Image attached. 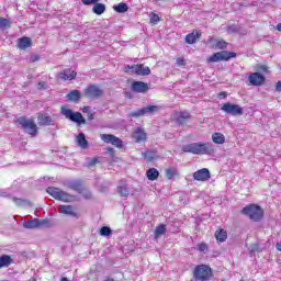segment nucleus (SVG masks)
Wrapping results in <instances>:
<instances>
[{
    "label": "nucleus",
    "mask_w": 281,
    "mask_h": 281,
    "mask_svg": "<svg viewBox=\"0 0 281 281\" xmlns=\"http://www.w3.org/2000/svg\"><path fill=\"white\" fill-rule=\"evenodd\" d=\"M68 100L70 102H79V100L82 98V94L78 90H72L67 94Z\"/></svg>",
    "instance_id": "nucleus-30"
},
{
    "label": "nucleus",
    "mask_w": 281,
    "mask_h": 281,
    "mask_svg": "<svg viewBox=\"0 0 281 281\" xmlns=\"http://www.w3.org/2000/svg\"><path fill=\"white\" fill-rule=\"evenodd\" d=\"M146 177L149 181H157V179H159V170H157V168H149L146 171Z\"/></svg>",
    "instance_id": "nucleus-27"
},
{
    "label": "nucleus",
    "mask_w": 281,
    "mask_h": 281,
    "mask_svg": "<svg viewBox=\"0 0 281 281\" xmlns=\"http://www.w3.org/2000/svg\"><path fill=\"white\" fill-rule=\"evenodd\" d=\"M117 192L120 194V196H128L130 192H128V187H126V184H122L117 187Z\"/></svg>",
    "instance_id": "nucleus-37"
},
{
    "label": "nucleus",
    "mask_w": 281,
    "mask_h": 281,
    "mask_svg": "<svg viewBox=\"0 0 281 281\" xmlns=\"http://www.w3.org/2000/svg\"><path fill=\"white\" fill-rule=\"evenodd\" d=\"M124 74H135L136 76H150V68L144 64L125 65L123 68Z\"/></svg>",
    "instance_id": "nucleus-7"
},
{
    "label": "nucleus",
    "mask_w": 281,
    "mask_h": 281,
    "mask_svg": "<svg viewBox=\"0 0 281 281\" xmlns=\"http://www.w3.org/2000/svg\"><path fill=\"white\" fill-rule=\"evenodd\" d=\"M209 41H210V43H213L214 38H213V37H210Z\"/></svg>",
    "instance_id": "nucleus-55"
},
{
    "label": "nucleus",
    "mask_w": 281,
    "mask_h": 281,
    "mask_svg": "<svg viewBox=\"0 0 281 281\" xmlns=\"http://www.w3.org/2000/svg\"><path fill=\"white\" fill-rule=\"evenodd\" d=\"M212 175L210 173V169L207 168H202L193 172V179L195 181H210Z\"/></svg>",
    "instance_id": "nucleus-15"
},
{
    "label": "nucleus",
    "mask_w": 281,
    "mask_h": 281,
    "mask_svg": "<svg viewBox=\"0 0 281 281\" xmlns=\"http://www.w3.org/2000/svg\"><path fill=\"white\" fill-rule=\"evenodd\" d=\"M143 157L144 159H146L147 161H154L157 159V151L155 150H150V149H147L145 150V153L143 154Z\"/></svg>",
    "instance_id": "nucleus-33"
},
{
    "label": "nucleus",
    "mask_w": 281,
    "mask_h": 281,
    "mask_svg": "<svg viewBox=\"0 0 281 281\" xmlns=\"http://www.w3.org/2000/svg\"><path fill=\"white\" fill-rule=\"evenodd\" d=\"M95 164H98V157L92 158V159L89 161L88 166L93 167V166H95Z\"/></svg>",
    "instance_id": "nucleus-44"
},
{
    "label": "nucleus",
    "mask_w": 281,
    "mask_h": 281,
    "mask_svg": "<svg viewBox=\"0 0 281 281\" xmlns=\"http://www.w3.org/2000/svg\"><path fill=\"white\" fill-rule=\"evenodd\" d=\"M215 47L217 49H227V42L223 41V40H218L215 43Z\"/></svg>",
    "instance_id": "nucleus-40"
},
{
    "label": "nucleus",
    "mask_w": 281,
    "mask_h": 281,
    "mask_svg": "<svg viewBox=\"0 0 281 281\" xmlns=\"http://www.w3.org/2000/svg\"><path fill=\"white\" fill-rule=\"evenodd\" d=\"M232 58H236L235 52L222 50L209 56L206 58V63L211 64V63H221L223 60L227 61V60H232Z\"/></svg>",
    "instance_id": "nucleus-8"
},
{
    "label": "nucleus",
    "mask_w": 281,
    "mask_h": 281,
    "mask_svg": "<svg viewBox=\"0 0 281 281\" xmlns=\"http://www.w3.org/2000/svg\"><path fill=\"white\" fill-rule=\"evenodd\" d=\"M100 236H111L113 231L109 226H102L99 231Z\"/></svg>",
    "instance_id": "nucleus-38"
},
{
    "label": "nucleus",
    "mask_w": 281,
    "mask_h": 281,
    "mask_svg": "<svg viewBox=\"0 0 281 281\" xmlns=\"http://www.w3.org/2000/svg\"><path fill=\"white\" fill-rule=\"evenodd\" d=\"M198 251H207V244L205 243L198 244Z\"/></svg>",
    "instance_id": "nucleus-42"
},
{
    "label": "nucleus",
    "mask_w": 281,
    "mask_h": 281,
    "mask_svg": "<svg viewBox=\"0 0 281 281\" xmlns=\"http://www.w3.org/2000/svg\"><path fill=\"white\" fill-rule=\"evenodd\" d=\"M201 38V31L193 30L192 33L186 35L184 41L188 45H194Z\"/></svg>",
    "instance_id": "nucleus-19"
},
{
    "label": "nucleus",
    "mask_w": 281,
    "mask_h": 281,
    "mask_svg": "<svg viewBox=\"0 0 281 281\" xmlns=\"http://www.w3.org/2000/svg\"><path fill=\"white\" fill-rule=\"evenodd\" d=\"M159 108L157 105H147L143 109H139L135 112L128 113V117H144V115H148V113H157Z\"/></svg>",
    "instance_id": "nucleus-11"
},
{
    "label": "nucleus",
    "mask_w": 281,
    "mask_h": 281,
    "mask_svg": "<svg viewBox=\"0 0 281 281\" xmlns=\"http://www.w3.org/2000/svg\"><path fill=\"white\" fill-rule=\"evenodd\" d=\"M43 225V222L38 218L29 220L24 223L26 229H38Z\"/></svg>",
    "instance_id": "nucleus-21"
},
{
    "label": "nucleus",
    "mask_w": 281,
    "mask_h": 281,
    "mask_svg": "<svg viewBox=\"0 0 281 281\" xmlns=\"http://www.w3.org/2000/svg\"><path fill=\"white\" fill-rule=\"evenodd\" d=\"M149 21L150 23H153V25H157V23H159V21H161V18H159V15L155 12H151L149 14Z\"/></svg>",
    "instance_id": "nucleus-39"
},
{
    "label": "nucleus",
    "mask_w": 281,
    "mask_h": 281,
    "mask_svg": "<svg viewBox=\"0 0 281 281\" xmlns=\"http://www.w3.org/2000/svg\"><path fill=\"white\" fill-rule=\"evenodd\" d=\"M218 98H222L223 100H225V98H227V92H220Z\"/></svg>",
    "instance_id": "nucleus-50"
},
{
    "label": "nucleus",
    "mask_w": 281,
    "mask_h": 281,
    "mask_svg": "<svg viewBox=\"0 0 281 281\" xmlns=\"http://www.w3.org/2000/svg\"><path fill=\"white\" fill-rule=\"evenodd\" d=\"M102 95H104V91L95 85H89L83 90V97L90 98V100H98V98H102Z\"/></svg>",
    "instance_id": "nucleus-9"
},
{
    "label": "nucleus",
    "mask_w": 281,
    "mask_h": 281,
    "mask_svg": "<svg viewBox=\"0 0 281 281\" xmlns=\"http://www.w3.org/2000/svg\"><path fill=\"white\" fill-rule=\"evenodd\" d=\"M46 192L53 196V199H56V201H63L64 203H71V201H74V195L56 187H48Z\"/></svg>",
    "instance_id": "nucleus-6"
},
{
    "label": "nucleus",
    "mask_w": 281,
    "mask_h": 281,
    "mask_svg": "<svg viewBox=\"0 0 281 281\" xmlns=\"http://www.w3.org/2000/svg\"><path fill=\"white\" fill-rule=\"evenodd\" d=\"M82 113H91V108L89 105L83 106Z\"/></svg>",
    "instance_id": "nucleus-47"
},
{
    "label": "nucleus",
    "mask_w": 281,
    "mask_h": 281,
    "mask_svg": "<svg viewBox=\"0 0 281 281\" xmlns=\"http://www.w3.org/2000/svg\"><path fill=\"white\" fill-rule=\"evenodd\" d=\"M154 234H155V238H159V236H164V234H166V225L160 224L156 226Z\"/></svg>",
    "instance_id": "nucleus-35"
},
{
    "label": "nucleus",
    "mask_w": 281,
    "mask_h": 281,
    "mask_svg": "<svg viewBox=\"0 0 281 281\" xmlns=\"http://www.w3.org/2000/svg\"><path fill=\"white\" fill-rule=\"evenodd\" d=\"M240 214L244 216H248L250 221L254 223H260L262 218H265V210L260 207L258 204H248L241 211Z\"/></svg>",
    "instance_id": "nucleus-2"
},
{
    "label": "nucleus",
    "mask_w": 281,
    "mask_h": 281,
    "mask_svg": "<svg viewBox=\"0 0 281 281\" xmlns=\"http://www.w3.org/2000/svg\"><path fill=\"white\" fill-rule=\"evenodd\" d=\"M32 46V38L27 37V36H23L21 38H19L18 41V47L19 49H27V47Z\"/></svg>",
    "instance_id": "nucleus-23"
},
{
    "label": "nucleus",
    "mask_w": 281,
    "mask_h": 281,
    "mask_svg": "<svg viewBox=\"0 0 281 281\" xmlns=\"http://www.w3.org/2000/svg\"><path fill=\"white\" fill-rule=\"evenodd\" d=\"M193 280L210 281L214 278V271L209 265H198L192 271Z\"/></svg>",
    "instance_id": "nucleus-3"
},
{
    "label": "nucleus",
    "mask_w": 281,
    "mask_h": 281,
    "mask_svg": "<svg viewBox=\"0 0 281 281\" xmlns=\"http://www.w3.org/2000/svg\"><path fill=\"white\" fill-rule=\"evenodd\" d=\"M61 115L65 116L66 120H70V122H75L78 126H82V124H87V120L82 116L80 112H74L71 109L67 106L60 108Z\"/></svg>",
    "instance_id": "nucleus-5"
},
{
    "label": "nucleus",
    "mask_w": 281,
    "mask_h": 281,
    "mask_svg": "<svg viewBox=\"0 0 281 281\" xmlns=\"http://www.w3.org/2000/svg\"><path fill=\"white\" fill-rule=\"evenodd\" d=\"M20 124L21 128L30 135V137H36L38 135V125L34 121V119H27L26 116H20L15 121Z\"/></svg>",
    "instance_id": "nucleus-4"
},
{
    "label": "nucleus",
    "mask_w": 281,
    "mask_h": 281,
    "mask_svg": "<svg viewBox=\"0 0 281 281\" xmlns=\"http://www.w3.org/2000/svg\"><path fill=\"white\" fill-rule=\"evenodd\" d=\"M101 139L104 144H112L116 148H124V143L113 134H101Z\"/></svg>",
    "instance_id": "nucleus-12"
},
{
    "label": "nucleus",
    "mask_w": 281,
    "mask_h": 281,
    "mask_svg": "<svg viewBox=\"0 0 281 281\" xmlns=\"http://www.w3.org/2000/svg\"><path fill=\"white\" fill-rule=\"evenodd\" d=\"M149 89L150 87H148V83L144 81L132 82V91H134V93H146Z\"/></svg>",
    "instance_id": "nucleus-17"
},
{
    "label": "nucleus",
    "mask_w": 281,
    "mask_h": 281,
    "mask_svg": "<svg viewBox=\"0 0 281 281\" xmlns=\"http://www.w3.org/2000/svg\"><path fill=\"white\" fill-rule=\"evenodd\" d=\"M92 12L100 16L101 14H104V12H106V5L104 3L95 2L94 7L92 8Z\"/></svg>",
    "instance_id": "nucleus-29"
},
{
    "label": "nucleus",
    "mask_w": 281,
    "mask_h": 281,
    "mask_svg": "<svg viewBox=\"0 0 281 281\" xmlns=\"http://www.w3.org/2000/svg\"><path fill=\"white\" fill-rule=\"evenodd\" d=\"M94 117H95V113L90 111V113H88V120H94Z\"/></svg>",
    "instance_id": "nucleus-49"
},
{
    "label": "nucleus",
    "mask_w": 281,
    "mask_h": 281,
    "mask_svg": "<svg viewBox=\"0 0 281 281\" xmlns=\"http://www.w3.org/2000/svg\"><path fill=\"white\" fill-rule=\"evenodd\" d=\"M278 32H281V23L277 24Z\"/></svg>",
    "instance_id": "nucleus-52"
},
{
    "label": "nucleus",
    "mask_w": 281,
    "mask_h": 281,
    "mask_svg": "<svg viewBox=\"0 0 281 281\" xmlns=\"http://www.w3.org/2000/svg\"><path fill=\"white\" fill-rule=\"evenodd\" d=\"M59 210L61 214H66L67 216L78 217V213L74 211V206L71 205H59Z\"/></svg>",
    "instance_id": "nucleus-22"
},
{
    "label": "nucleus",
    "mask_w": 281,
    "mask_h": 281,
    "mask_svg": "<svg viewBox=\"0 0 281 281\" xmlns=\"http://www.w3.org/2000/svg\"><path fill=\"white\" fill-rule=\"evenodd\" d=\"M213 144L223 145L225 144V135L223 133L215 132L212 134Z\"/></svg>",
    "instance_id": "nucleus-28"
},
{
    "label": "nucleus",
    "mask_w": 281,
    "mask_h": 281,
    "mask_svg": "<svg viewBox=\"0 0 281 281\" xmlns=\"http://www.w3.org/2000/svg\"><path fill=\"white\" fill-rule=\"evenodd\" d=\"M70 190H74L75 192H78L79 194H82L85 192V184H82V181L77 180L69 184Z\"/></svg>",
    "instance_id": "nucleus-25"
},
{
    "label": "nucleus",
    "mask_w": 281,
    "mask_h": 281,
    "mask_svg": "<svg viewBox=\"0 0 281 281\" xmlns=\"http://www.w3.org/2000/svg\"><path fill=\"white\" fill-rule=\"evenodd\" d=\"M76 76H78V74L71 69H65L59 72V78L61 80H76Z\"/></svg>",
    "instance_id": "nucleus-20"
},
{
    "label": "nucleus",
    "mask_w": 281,
    "mask_h": 281,
    "mask_svg": "<svg viewBox=\"0 0 281 281\" xmlns=\"http://www.w3.org/2000/svg\"><path fill=\"white\" fill-rule=\"evenodd\" d=\"M38 86H40V87H45V81H40V82H38Z\"/></svg>",
    "instance_id": "nucleus-53"
},
{
    "label": "nucleus",
    "mask_w": 281,
    "mask_h": 281,
    "mask_svg": "<svg viewBox=\"0 0 281 281\" xmlns=\"http://www.w3.org/2000/svg\"><path fill=\"white\" fill-rule=\"evenodd\" d=\"M54 120L47 113H37V124L38 126H52Z\"/></svg>",
    "instance_id": "nucleus-18"
},
{
    "label": "nucleus",
    "mask_w": 281,
    "mask_h": 281,
    "mask_svg": "<svg viewBox=\"0 0 281 281\" xmlns=\"http://www.w3.org/2000/svg\"><path fill=\"white\" fill-rule=\"evenodd\" d=\"M60 281H69V279H67V277H63Z\"/></svg>",
    "instance_id": "nucleus-54"
},
{
    "label": "nucleus",
    "mask_w": 281,
    "mask_h": 281,
    "mask_svg": "<svg viewBox=\"0 0 281 281\" xmlns=\"http://www.w3.org/2000/svg\"><path fill=\"white\" fill-rule=\"evenodd\" d=\"M259 69H260V71H267L268 67L266 65H263V66H260Z\"/></svg>",
    "instance_id": "nucleus-51"
},
{
    "label": "nucleus",
    "mask_w": 281,
    "mask_h": 281,
    "mask_svg": "<svg viewBox=\"0 0 281 281\" xmlns=\"http://www.w3.org/2000/svg\"><path fill=\"white\" fill-rule=\"evenodd\" d=\"M176 65H177V67H186V58H183V57H178V58L176 59Z\"/></svg>",
    "instance_id": "nucleus-41"
},
{
    "label": "nucleus",
    "mask_w": 281,
    "mask_h": 281,
    "mask_svg": "<svg viewBox=\"0 0 281 281\" xmlns=\"http://www.w3.org/2000/svg\"><path fill=\"white\" fill-rule=\"evenodd\" d=\"M12 265V257L9 255H2L0 256V269H3V267H10Z\"/></svg>",
    "instance_id": "nucleus-31"
},
{
    "label": "nucleus",
    "mask_w": 281,
    "mask_h": 281,
    "mask_svg": "<svg viewBox=\"0 0 281 281\" xmlns=\"http://www.w3.org/2000/svg\"><path fill=\"white\" fill-rule=\"evenodd\" d=\"M276 91H278L279 93H281V81H278L276 83Z\"/></svg>",
    "instance_id": "nucleus-48"
},
{
    "label": "nucleus",
    "mask_w": 281,
    "mask_h": 281,
    "mask_svg": "<svg viewBox=\"0 0 281 281\" xmlns=\"http://www.w3.org/2000/svg\"><path fill=\"white\" fill-rule=\"evenodd\" d=\"M36 60H41V57L38 55H32L31 63H36Z\"/></svg>",
    "instance_id": "nucleus-46"
},
{
    "label": "nucleus",
    "mask_w": 281,
    "mask_h": 281,
    "mask_svg": "<svg viewBox=\"0 0 281 281\" xmlns=\"http://www.w3.org/2000/svg\"><path fill=\"white\" fill-rule=\"evenodd\" d=\"M98 1L100 0H81V2L83 3V5H92L93 3H98Z\"/></svg>",
    "instance_id": "nucleus-43"
},
{
    "label": "nucleus",
    "mask_w": 281,
    "mask_h": 281,
    "mask_svg": "<svg viewBox=\"0 0 281 281\" xmlns=\"http://www.w3.org/2000/svg\"><path fill=\"white\" fill-rule=\"evenodd\" d=\"M214 237L217 243H225V240H227V231L223 228H217L215 231Z\"/></svg>",
    "instance_id": "nucleus-24"
},
{
    "label": "nucleus",
    "mask_w": 281,
    "mask_h": 281,
    "mask_svg": "<svg viewBox=\"0 0 281 281\" xmlns=\"http://www.w3.org/2000/svg\"><path fill=\"white\" fill-rule=\"evenodd\" d=\"M165 175L169 180H172L175 177H179V171H177V168L171 167L165 170Z\"/></svg>",
    "instance_id": "nucleus-34"
},
{
    "label": "nucleus",
    "mask_w": 281,
    "mask_h": 281,
    "mask_svg": "<svg viewBox=\"0 0 281 281\" xmlns=\"http://www.w3.org/2000/svg\"><path fill=\"white\" fill-rule=\"evenodd\" d=\"M113 10L119 14H124V12H128V4L125 2H120L119 4L113 7Z\"/></svg>",
    "instance_id": "nucleus-32"
},
{
    "label": "nucleus",
    "mask_w": 281,
    "mask_h": 281,
    "mask_svg": "<svg viewBox=\"0 0 281 281\" xmlns=\"http://www.w3.org/2000/svg\"><path fill=\"white\" fill-rule=\"evenodd\" d=\"M106 151L111 155V157H115V149H113L112 147H108Z\"/></svg>",
    "instance_id": "nucleus-45"
},
{
    "label": "nucleus",
    "mask_w": 281,
    "mask_h": 281,
    "mask_svg": "<svg viewBox=\"0 0 281 281\" xmlns=\"http://www.w3.org/2000/svg\"><path fill=\"white\" fill-rule=\"evenodd\" d=\"M77 144L80 148H89V140H87L85 133H79L77 135Z\"/></svg>",
    "instance_id": "nucleus-26"
},
{
    "label": "nucleus",
    "mask_w": 281,
    "mask_h": 281,
    "mask_svg": "<svg viewBox=\"0 0 281 281\" xmlns=\"http://www.w3.org/2000/svg\"><path fill=\"white\" fill-rule=\"evenodd\" d=\"M248 80L252 87H262V83L267 81V78L260 72H252L249 75Z\"/></svg>",
    "instance_id": "nucleus-14"
},
{
    "label": "nucleus",
    "mask_w": 281,
    "mask_h": 281,
    "mask_svg": "<svg viewBox=\"0 0 281 281\" xmlns=\"http://www.w3.org/2000/svg\"><path fill=\"white\" fill-rule=\"evenodd\" d=\"M175 121L180 125L183 126L190 122L192 115L189 114V112L182 111V112H176L173 114Z\"/></svg>",
    "instance_id": "nucleus-16"
},
{
    "label": "nucleus",
    "mask_w": 281,
    "mask_h": 281,
    "mask_svg": "<svg viewBox=\"0 0 281 281\" xmlns=\"http://www.w3.org/2000/svg\"><path fill=\"white\" fill-rule=\"evenodd\" d=\"M182 153L191 155H214L216 148L212 143H191L182 146Z\"/></svg>",
    "instance_id": "nucleus-1"
},
{
    "label": "nucleus",
    "mask_w": 281,
    "mask_h": 281,
    "mask_svg": "<svg viewBox=\"0 0 281 281\" xmlns=\"http://www.w3.org/2000/svg\"><path fill=\"white\" fill-rule=\"evenodd\" d=\"M222 111H224V113H227V115H233V116H240L243 115V113H245V111L243 110V106L231 103V102L224 103L222 105Z\"/></svg>",
    "instance_id": "nucleus-10"
},
{
    "label": "nucleus",
    "mask_w": 281,
    "mask_h": 281,
    "mask_svg": "<svg viewBox=\"0 0 281 281\" xmlns=\"http://www.w3.org/2000/svg\"><path fill=\"white\" fill-rule=\"evenodd\" d=\"M12 27V22L5 18H0V30Z\"/></svg>",
    "instance_id": "nucleus-36"
},
{
    "label": "nucleus",
    "mask_w": 281,
    "mask_h": 281,
    "mask_svg": "<svg viewBox=\"0 0 281 281\" xmlns=\"http://www.w3.org/2000/svg\"><path fill=\"white\" fill-rule=\"evenodd\" d=\"M86 199H91V193H89V195H87Z\"/></svg>",
    "instance_id": "nucleus-56"
},
{
    "label": "nucleus",
    "mask_w": 281,
    "mask_h": 281,
    "mask_svg": "<svg viewBox=\"0 0 281 281\" xmlns=\"http://www.w3.org/2000/svg\"><path fill=\"white\" fill-rule=\"evenodd\" d=\"M132 139H134L136 144H142V142H146V139H148V134H146V131H144V127H136L132 132Z\"/></svg>",
    "instance_id": "nucleus-13"
}]
</instances>
